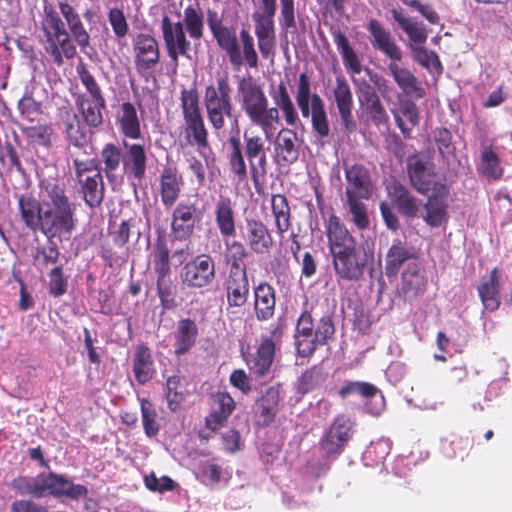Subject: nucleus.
Here are the masks:
<instances>
[{
    "label": "nucleus",
    "mask_w": 512,
    "mask_h": 512,
    "mask_svg": "<svg viewBox=\"0 0 512 512\" xmlns=\"http://www.w3.org/2000/svg\"><path fill=\"white\" fill-rule=\"evenodd\" d=\"M20 216L32 231L42 232L49 240L68 238L76 228L75 205L55 178H44L39 184V199L20 196Z\"/></svg>",
    "instance_id": "1"
},
{
    "label": "nucleus",
    "mask_w": 512,
    "mask_h": 512,
    "mask_svg": "<svg viewBox=\"0 0 512 512\" xmlns=\"http://www.w3.org/2000/svg\"><path fill=\"white\" fill-rule=\"evenodd\" d=\"M215 278V265L208 255L197 256L185 264L180 272L181 283L189 288H203Z\"/></svg>",
    "instance_id": "11"
},
{
    "label": "nucleus",
    "mask_w": 512,
    "mask_h": 512,
    "mask_svg": "<svg viewBox=\"0 0 512 512\" xmlns=\"http://www.w3.org/2000/svg\"><path fill=\"white\" fill-rule=\"evenodd\" d=\"M215 221L222 237H231L236 233L235 211L228 197H220L215 204Z\"/></svg>",
    "instance_id": "32"
},
{
    "label": "nucleus",
    "mask_w": 512,
    "mask_h": 512,
    "mask_svg": "<svg viewBox=\"0 0 512 512\" xmlns=\"http://www.w3.org/2000/svg\"><path fill=\"white\" fill-rule=\"evenodd\" d=\"M395 121L405 138L411 137V130L419 122V112L414 102L401 101L397 109L392 110Z\"/></svg>",
    "instance_id": "37"
},
{
    "label": "nucleus",
    "mask_w": 512,
    "mask_h": 512,
    "mask_svg": "<svg viewBox=\"0 0 512 512\" xmlns=\"http://www.w3.org/2000/svg\"><path fill=\"white\" fill-rule=\"evenodd\" d=\"M198 327L194 320L180 319L172 333L174 353L182 356L188 353L196 344Z\"/></svg>",
    "instance_id": "22"
},
{
    "label": "nucleus",
    "mask_w": 512,
    "mask_h": 512,
    "mask_svg": "<svg viewBox=\"0 0 512 512\" xmlns=\"http://www.w3.org/2000/svg\"><path fill=\"white\" fill-rule=\"evenodd\" d=\"M133 51L135 66L140 73L153 70L159 62V45L151 34H137L133 38Z\"/></svg>",
    "instance_id": "13"
},
{
    "label": "nucleus",
    "mask_w": 512,
    "mask_h": 512,
    "mask_svg": "<svg viewBox=\"0 0 512 512\" xmlns=\"http://www.w3.org/2000/svg\"><path fill=\"white\" fill-rule=\"evenodd\" d=\"M141 412L145 433L149 437L155 436L159 430V426L156 421L157 414L152 408L151 403L146 399L141 400Z\"/></svg>",
    "instance_id": "61"
},
{
    "label": "nucleus",
    "mask_w": 512,
    "mask_h": 512,
    "mask_svg": "<svg viewBox=\"0 0 512 512\" xmlns=\"http://www.w3.org/2000/svg\"><path fill=\"white\" fill-rule=\"evenodd\" d=\"M315 96L319 95L316 93H311V86L308 76L305 73L300 74L295 92V99L303 117H309L310 108L313 107V98Z\"/></svg>",
    "instance_id": "49"
},
{
    "label": "nucleus",
    "mask_w": 512,
    "mask_h": 512,
    "mask_svg": "<svg viewBox=\"0 0 512 512\" xmlns=\"http://www.w3.org/2000/svg\"><path fill=\"white\" fill-rule=\"evenodd\" d=\"M392 15L401 29L408 35L414 46L425 43L428 33L423 23L416 21L412 17H406L395 9L392 11Z\"/></svg>",
    "instance_id": "43"
},
{
    "label": "nucleus",
    "mask_w": 512,
    "mask_h": 512,
    "mask_svg": "<svg viewBox=\"0 0 512 512\" xmlns=\"http://www.w3.org/2000/svg\"><path fill=\"white\" fill-rule=\"evenodd\" d=\"M133 372L139 384H145L153 378L155 373L152 355L144 345L136 348L133 360Z\"/></svg>",
    "instance_id": "38"
},
{
    "label": "nucleus",
    "mask_w": 512,
    "mask_h": 512,
    "mask_svg": "<svg viewBox=\"0 0 512 512\" xmlns=\"http://www.w3.org/2000/svg\"><path fill=\"white\" fill-rule=\"evenodd\" d=\"M203 101L208 121L213 129H223L225 118H231L233 111L231 87L227 78L219 77L216 85L206 86Z\"/></svg>",
    "instance_id": "7"
},
{
    "label": "nucleus",
    "mask_w": 512,
    "mask_h": 512,
    "mask_svg": "<svg viewBox=\"0 0 512 512\" xmlns=\"http://www.w3.org/2000/svg\"><path fill=\"white\" fill-rule=\"evenodd\" d=\"M478 293L485 309L494 311L499 308V273L495 268L488 278H483Z\"/></svg>",
    "instance_id": "39"
},
{
    "label": "nucleus",
    "mask_w": 512,
    "mask_h": 512,
    "mask_svg": "<svg viewBox=\"0 0 512 512\" xmlns=\"http://www.w3.org/2000/svg\"><path fill=\"white\" fill-rule=\"evenodd\" d=\"M180 386V377L179 376H170L167 379L166 387L167 393L166 398L168 402V406L170 410L175 411L181 400H182V392L178 390Z\"/></svg>",
    "instance_id": "63"
},
{
    "label": "nucleus",
    "mask_w": 512,
    "mask_h": 512,
    "mask_svg": "<svg viewBox=\"0 0 512 512\" xmlns=\"http://www.w3.org/2000/svg\"><path fill=\"white\" fill-rule=\"evenodd\" d=\"M480 171L493 179H497L502 175L499 158L490 147L485 148L482 152Z\"/></svg>",
    "instance_id": "58"
},
{
    "label": "nucleus",
    "mask_w": 512,
    "mask_h": 512,
    "mask_svg": "<svg viewBox=\"0 0 512 512\" xmlns=\"http://www.w3.org/2000/svg\"><path fill=\"white\" fill-rule=\"evenodd\" d=\"M392 60L388 65L390 75L393 77L399 88L406 94L421 98L424 96V90L420 86L417 78L407 68L401 67L397 62Z\"/></svg>",
    "instance_id": "31"
},
{
    "label": "nucleus",
    "mask_w": 512,
    "mask_h": 512,
    "mask_svg": "<svg viewBox=\"0 0 512 512\" xmlns=\"http://www.w3.org/2000/svg\"><path fill=\"white\" fill-rule=\"evenodd\" d=\"M353 433V422L346 416L337 417L321 439V448L328 455L340 454Z\"/></svg>",
    "instance_id": "14"
},
{
    "label": "nucleus",
    "mask_w": 512,
    "mask_h": 512,
    "mask_svg": "<svg viewBox=\"0 0 512 512\" xmlns=\"http://www.w3.org/2000/svg\"><path fill=\"white\" fill-rule=\"evenodd\" d=\"M367 30L371 34V44L375 49L386 55L390 61L401 60V49L396 44L390 32L386 30L379 21L371 19L367 25Z\"/></svg>",
    "instance_id": "21"
},
{
    "label": "nucleus",
    "mask_w": 512,
    "mask_h": 512,
    "mask_svg": "<svg viewBox=\"0 0 512 512\" xmlns=\"http://www.w3.org/2000/svg\"><path fill=\"white\" fill-rule=\"evenodd\" d=\"M60 127L66 134L67 140L74 146L81 147L87 143V130L73 111L65 110L61 113Z\"/></svg>",
    "instance_id": "35"
},
{
    "label": "nucleus",
    "mask_w": 512,
    "mask_h": 512,
    "mask_svg": "<svg viewBox=\"0 0 512 512\" xmlns=\"http://www.w3.org/2000/svg\"><path fill=\"white\" fill-rule=\"evenodd\" d=\"M356 88L359 102L372 115L374 120H381L384 117L385 110L381 104L380 98L376 93L375 87L365 79L352 78Z\"/></svg>",
    "instance_id": "29"
},
{
    "label": "nucleus",
    "mask_w": 512,
    "mask_h": 512,
    "mask_svg": "<svg viewBox=\"0 0 512 512\" xmlns=\"http://www.w3.org/2000/svg\"><path fill=\"white\" fill-rule=\"evenodd\" d=\"M237 92L240 105L252 124L260 127L265 139L271 140L280 121L277 108H269L268 98L262 87L251 77L238 81Z\"/></svg>",
    "instance_id": "4"
},
{
    "label": "nucleus",
    "mask_w": 512,
    "mask_h": 512,
    "mask_svg": "<svg viewBox=\"0 0 512 512\" xmlns=\"http://www.w3.org/2000/svg\"><path fill=\"white\" fill-rule=\"evenodd\" d=\"M218 45L226 51L229 61L231 64H239L241 62L240 58V45L238 43V39L236 33L223 26L218 31H215L213 34Z\"/></svg>",
    "instance_id": "45"
},
{
    "label": "nucleus",
    "mask_w": 512,
    "mask_h": 512,
    "mask_svg": "<svg viewBox=\"0 0 512 512\" xmlns=\"http://www.w3.org/2000/svg\"><path fill=\"white\" fill-rule=\"evenodd\" d=\"M332 37L342 56L345 68L352 74H359L362 71L361 62L345 34L340 30H335L332 33Z\"/></svg>",
    "instance_id": "41"
},
{
    "label": "nucleus",
    "mask_w": 512,
    "mask_h": 512,
    "mask_svg": "<svg viewBox=\"0 0 512 512\" xmlns=\"http://www.w3.org/2000/svg\"><path fill=\"white\" fill-rule=\"evenodd\" d=\"M415 251L408 247L402 240L394 239L385 257V273L387 276H395L404 262L412 259Z\"/></svg>",
    "instance_id": "33"
},
{
    "label": "nucleus",
    "mask_w": 512,
    "mask_h": 512,
    "mask_svg": "<svg viewBox=\"0 0 512 512\" xmlns=\"http://www.w3.org/2000/svg\"><path fill=\"white\" fill-rule=\"evenodd\" d=\"M269 94L275 104L272 108H277L278 112H282L288 126H296L300 119L285 84L280 82L278 85H271Z\"/></svg>",
    "instance_id": "27"
},
{
    "label": "nucleus",
    "mask_w": 512,
    "mask_h": 512,
    "mask_svg": "<svg viewBox=\"0 0 512 512\" xmlns=\"http://www.w3.org/2000/svg\"><path fill=\"white\" fill-rule=\"evenodd\" d=\"M105 101L103 97L87 98L81 101V110L87 125L91 127L99 126L102 121L101 109L104 107Z\"/></svg>",
    "instance_id": "52"
},
{
    "label": "nucleus",
    "mask_w": 512,
    "mask_h": 512,
    "mask_svg": "<svg viewBox=\"0 0 512 512\" xmlns=\"http://www.w3.org/2000/svg\"><path fill=\"white\" fill-rule=\"evenodd\" d=\"M329 251L334 271L343 280H358L369 261L367 251L359 246L344 223L334 214L325 221Z\"/></svg>",
    "instance_id": "2"
},
{
    "label": "nucleus",
    "mask_w": 512,
    "mask_h": 512,
    "mask_svg": "<svg viewBox=\"0 0 512 512\" xmlns=\"http://www.w3.org/2000/svg\"><path fill=\"white\" fill-rule=\"evenodd\" d=\"M333 96L345 131L348 133L355 131L357 124L352 115L353 95L343 76L336 77Z\"/></svg>",
    "instance_id": "15"
},
{
    "label": "nucleus",
    "mask_w": 512,
    "mask_h": 512,
    "mask_svg": "<svg viewBox=\"0 0 512 512\" xmlns=\"http://www.w3.org/2000/svg\"><path fill=\"white\" fill-rule=\"evenodd\" d=\"M153 267L157 274V279L167 278L170 274L169 251L164 243H157L153 253Z\"/></svg>",
    "instance_id": "56"
},
{
    "label": "nucleus",
    "mask_w": 512,
    "mask_h": 512,
    "mask_svg": "<svg viewBox=\"0 0 512 512\" xmlns=\"http://www.w3.org/2000/svg\"><path fill=\"white\" fill-rule=\"evenodd\" d=\"M335 328L330 316L320 318L315 325L311 315L303 312L297 322L295 341L299 355L308 357L319 347L328 343Z\"/></svg>",
    "instance_id": "6"
},
{
    "label": "nucleus",
    "mask_w": 512,
    "mask_h": 512,
    "mask_svg": "<svg viewBox=\"0 0 512 512\" xmlns=\"http://www.w3.org/2000/svg\"><path fill=\"white\" fill-rule=\"evenodd\" d=\"M146 487L154 492L171 491L175 487L174 481L168 476L157 477L154 472L144 477Z\"/></svg>",
    "instance_id": "62"
},
{
    "label": "nucleus",
    "mask_w": 512,
    "mask_h": 512,
    "mask_svg": "<svg viewBox=\"0 0 512 512\" xmlns=\"http://www.w3.org/2000/svg\"><path fill=\"white\" fill-rule=\"evenodd\" d=\"M244 238L256 254L267 253L273 244L269 230L258 220H247Z\"/></svg>",
    "instance_id": "28"
},
{
    "label": "nucleus",
    "mask_w": 512,
    "mask_h": 512,
    "mask_svg": "<svg viewBox=\"0 0 512 512\" xmlns=\"http://www.w3.org/2000/svg\"><path fill=\"white\" fill-rule=\"evenodd\" d=\"M311 123L313 131L320 138H326L330 134L328 116L325 111L324 101L320 96L313 98V107L310 108Z\"/></svg>",
    "instance_id": "47"
},
{
    "label": "nucleus",
    "mask_w": 512,
    "mask_h": 512,
    "mask_svg": "<svg viewBox=\"0 0 512 512\" xmlns=\"http://www.w3.org/2000/svg\"><path fill=\"white\" fill-rule=\"evenodd\" d=\"M378 389L367 382H349L346 385H344L340 391L339 395L342 398H345L350 395H361L363 397H373L377 394Z\"/></svg>",
    "instance_id": "60"
},
{
    "label": "nucleus",
    "mask_w": 512,
    "mask_h": 512,
    "mask_svg": "<svg viewBox=\"0 0 512 512\" xmlns=\"http://www.w3.org/2000/svg\"><path fill=\"white\" fill-rule=\"evenodd\" d=\"M275 344L269 338L262 339L254 356L247 360L250 371L257 376H267L273 363Z\"/></svg>",
    "instance_id": "30"
},
{
    "label": "nucleus",
    "mask_w": 512,
    "mask_h": 512,
    "mask_svg": "<svg viewBox=\"0 0 512 512\" xmlns=\"http://www.w3.org/2000/svg\"><path fill=\"white\" fill-rule=\"evenodd\" d=\"M181 107L187 133L193 137L198 147H206L208 133L199 105V96L195 89L181 91Z\"/></svg>",
    "instance_id": "10"
},
{
    "label": "nucleus",
    "mask_w": 512,
    "mask_h": 512,
    "mask_svg": "<svg viewBox=\"0 0 512 512\" xmlns=\"http://www.w3.org/2000/svg\"><path fill=\"white\" fill-rule=\"evenodd\" d=\"M387 192L401 214L409 218H414L418 215L421 201L414 197L404 185L393 181L387 186Z\"/></svg>",
    "instance_id": "26"
},
{
    "label": "nucleus",
    "mask_w": 512,
    "mask_h": 512,
    "mask_svg": "<svg viewBox=\"0 0 512 512\" xmlns=\"http://www.w3.org/2000/svg\"><path fill=\"white\" fill-rule=\"evenodd\" d=\"M245 155L249 162L251 175L254 181L264 177L267 173V155L264 139L259 135L244 134Z\"/></svg>",
    "instance_id": "16"
},
{
    "label": "nucleus",
    "mask_w": 512,
    "mask_h": 512,
    "mask_svg": "<svg viewBox=\"0 0 512 512\" xmlns=\"http://www.w3.org/2000/svg\"><path fill=\"white\" fill-rule=\"evenodd\" d=\"M233 151L230 157V166L233 173H235L240 180H243L247 175L246 164L244 157L239 147L237 140L232 141Z\"/></svg>",
    "instance_id": "64"
},
{
    "label": "nucleus",
    "mask_w": 512,
    "mask_h": 512,
    "mask_svg": "<svg viewBox=\"0 0 512 512\" xmlns=\"http://www.w3.org/2000/svg\"><path fill=\"white\" fill-rule=\"evenodd\" d=\"M275 224L279 233H284L290 228V207L285 196L273 195L271 199Z\"/></svg>",
    "instance_id": "50"
},
{
    "label": "nucleus",
    "mask_w": 512,
    "mask_h": 512,
    "mask_svg": "<svg viewBox=\"0 0 512 512\" xmlns=\"http://www.w3.org/2000/svg\"><path fill=\"white\" fill-rule=\"evenodd\" d=\"M181 22L191 39L200 40L203 37L204 15L200 7L193 5L186 7Z\"/></svg>",
    "instance_id": "46"
},
{
    "label": "nucleus",
    "mask_w": 512,
    "mask_h": 512,
    "mask_svg": "<svg viewBox=\"0 0 512 512\" xmlns=\"http://www.w3.org/2000/svg\"><path fill=\"white\" fill-rule=\"evenodd\" d=\"M280 401L279 387H269L261 399L258 401V409L260 416L263 418L265 424L271 422L277 412L278 404Z\"/></svg>",
    "instance_id": "48"
},
{
    "label": "nucleus",
    "mask_w": 512,
    "mask_h": 512,
    "mask_svg": "<svg viewBox=\"0 0 512 512\" xmlns=\"http://www.w3.org/2000/svg\"><path fill=\"white\" fill-rule=\"evenodd\" d=\"M240 58L239 64H232L235 67H240L246 63L251 68H256L258 65V56L254 47V41L250 33L243 29L240 32Z\"/></svg>",
    "instance_id": "53"
},
{
    "label": "nucleus",
    "mask_w": 512,
    "mask_h": 512,
    "mask_svg": "<svg viewBox=\"0 0 512 512\" xmlns=\"http://www.w3.org/2000/svg\"><path fill=\"white\" fill-rule=\"evenodd\" d=\"M297 134L291 129H281L274 141L275 152L280 161L293 163L298 159Z\"/></svg>",
    "instance_id": "36"
},
{
    "label": "nucleus",
    "mask_w": 512,
    "mask_h": 512,
    "mask_svg": "<svg viewBox=\"0 0 512 512\" xmlns=\"http://www.w3.org/2000/svg\"><path fill=\"white\" fill-rule=\"evenodd\" d=\"M58 7L68 26V32L73 42L79 46L82 52L86 53L87 48L90 47V35L86 30L79 13L66 0L59 1Z\"/></svg>",
    "instance_id": "19"
},
{
    "label": "nucleus",
    "mask_w": 512,
    "mask_h": 512,
    "mask_svg": "<svg viewBox=\"0 0 512 512\" xmlns=\"http://www.w3.org/2000/svg\"><path fill=\"white\" fill-rule=\"evenodd\" d=\"M249 295V282L245 267L232 265L226 280V296L229 307H242Z\"/></svg>",
    "instance_id": "17"
},
{
    "label": "nucleus",
    "mask_w": 512,
    "mask_h": 512,
    "mask_svg": "<svg viewBox=\"0 0 512 512\" xmlns=\"http://www.w3.org/2000/svg\"><path fill=\"white\" fill-rule=\"evenodd\" d=\"M157 292L164 309L172 310L177 307L175 286L170 277L157 279Z\"/></svg>",
    "instance_id": "57"
},
{
    "label": "nucleus",
    "mask_w": 512,
    "mask_h": 512,
    "mask_svg": "<svg viewBox=\"0 0 512 512\" xmlns=\"http://www.w3.org/2000/svg\"><path fill=\"white\" fill-rule=\"evenodd\" d=\"M363 198H349L346 203L351 214V220L359 230H365L369 226V217Z\"/></svg>",
    "instance_id": "55"
},
{
    "label": "nucleus",
    "mask_w": 512,
    "mask_h": 512,
    "mask_svg": "<svg viewBox=\"0 0 512 512\" xmlns=\"http://www.w3.org/2000/svg\"><path fill=\"white\" fill-rule=\"evenodd\" d=\"M12 486L21 494H30L41 498L47 495L65 496L76 500L86 496L88 490L81 484H74L62 475L50 472L41 473L35 477H17Z\"/></svg>",
    "instance_id": "5"
},
{
    "label": "nucleus",
    "mask_w": 512,
    "mask_h": 512,
    "mask_svg": "<svg viewBox=\"0 0 512 512\" xmlns=\"http://www.w3.org/2000/svg\"><path fill=\"white\" fill-rule=\"evenodd\" d=\"M346 177V199L364 198L369 199L371 196L372 185L368 170L359 164L347 166L345 168Z\"/></svg>",
    "instance_id": "18"
},
{
    "label": "nucleus",
    "mask_w": 512,
    "mask_h": 512,
    "mask_svg": "<svg viewBox=\"0 0 512 512\" xmlns=\"http://www.w3.org/2000/svg\"><path fill=\"white\" fill-rule=\"evenodd\" d=\"M38 40L48 60L58 67L64 59H73L77 54L76 46L64 26V22L52 5H45L43 16L38 25Z\"/></svg>",
    "instance_id": "3"
},
{
    "label": "nucleus",
    "mask_w": 512,
    "mask_h": 512,
    "mask_svg": "<svg viewBox=\"0 0 512 512\" xmlns=\"http://www.w3.org/2000/svg\"><path fill=\"white\" fill-rule=\"evenodd\" d=\"M407 173L412 186L422 194L429 191L446 195L447 187L438 181L433 161L426 155L417 154L408 157Z\"/></svg>",
    "instance_id": "8"
},
{
    "label": "nucleus",
    "mask_w": 512,
    "mask_h": 512,
    "mask_svg": "<svg viewBox=\"0 0 512 512\" xmlns=\"http://www.w3.org/2000/svg\"><path fill=\"white\" fill-rule=\"evenodd\" d=\"M255 311L258 319L267 320L274 314V289L267 283L259 284L254 290Z\"/></svg>",
    "instance_id": "40"
},
{
    "label": "nucleus",
    "mask_w": 512,
    "mask_h": 512,
    "mask_svg": "<svg viewBox=\"0 0 512 512\" xmlns=\"http://www.w3.org/2000/svg\"><path fill=\"white\" fill-rule=\"evenodd\" d=\"M161 30L168 56L177 66L179 56H188L191 49L183 23L172 22L168 16H164L161 21Z\"/></svg>",
    "instance_id": "12"
},
{
    "label": "nucleus",
    "mask_w": 512,
    "mask_h": 512,
    "mask_svg": "<svg viewBox=\"0 0 512 512\" xmlns=\"http://www.w3.org/2000/svg\"><path fill=\"white\" fill-rule=\"evenodd\" d=\"M79 182L82 185L86 204L90 207L100 205L104 196V184L100 171H94L92 175H87Z\"/></svg>",
    "instance_id": "42"
},
{
    "label": "nucleus",
    "mask_w": 512,
    "mask_h": 512,
    "mask_svg": "<svg viewBox=\"0 0 512 512\" xmlns=\"http://www.w3.org/2000/svg\"><path fill=\"white\" fill-rule=\"evenodd\" d=\"M117 123L120 132L129 139L136 140L141 137L140 120L135 106L125 102L120 106L117 115Z\"/></svg>",
    "instance_id": "34"
},
{
    "label": "nucleus",
    "mask_w": 512,
    "mask_h": 512,
    "mask_svg": "<svg viewBox=\"0 0 512 512\" xmlns=\"http://www.w3.org/2000/svg\"><path fill=\"white\" fill-rule=\"evenodd\" d=\"M444 195L433 193L425 204V221L434 227L440 226L446 217V204L443 200Z\"/></svg>",
    "instance_id": "51"
},
{
    "label": "nucleus",
    "mask_w": 512,
    "mask_h": 512,
    "mask_svg": "<svg viewBox=\"0 0 512 512\" xmlns=\"http://www.w3.org/2000/svg\"><path fill=\"white\" fill-rule=\"evenodd\" d=\"M276 10L277 0H259L257 9L252 13L258 48L264 58H267L274 50Z\"/></svg>",
    "instance_id": "9"
},
{
    "label": "nucleus",
    "mask_w": 512,
    "mask_h": 512,
    "mask_svg": "<svg viewBox=\"0 0 512 512\" xmlns=\"http://www.w3.org/2000/svg\"><path fill=\"white\" fill-rule=\"evenodd\" d=\"M196 221V204L182 201L173 210L172 230L178 238H187L192 234Z\"/></svg>",
    "instance_id": "23"
},
{
    "label": "nucleus",
    "mask_w": 512,
    "mask_h": 512,
    "mask_svg": "<svg viewBox=\"0 0 512 512\" xmlns=\"http://www.w3.org/2000/svg\"><path fill=\"white\" fill-rule=\"evenodd\" d=\"M101 159L104 163V169L108 179L115 176L116 170L120 167L121 162L123 163V155L121 150L113 145L107 144L104 146L101 152Z\"/></svg>",
    "instance_id": "54"
},
{
    "label": "nucleus",
    "mask_w": 512,
    "mask_h": 512,
    "mask_svg": "<svg viewBox=\"0 0 512 512\" xmlns=\"http://www.w3.org/2000/svg\"><path fill=\"white\" fill-rule=\"evenodd\" d=\"M123 169L128 177L141 180L146 172L147 157L145 149L140 144L123 142Z\"/></svg>",
    "instance_id": "24"
},
{
    "label": "nucleus",
    "mask_w": 512,
    "mask_h": 512,
    "mask_svg": "<svg viewBox=\"0 0 512 512\" xmlns=\"http://www.w3.org/2000/svg\"><path fill=\"white\" fill-rule=\"evenodd\" d=\"M217 408L206 418V425L211 430H217L229 417L235 407L233 398L227 393L216 396Z\"/></svg>",
    "instance_id": "44"
},
{
    "label": "nucleus",
    "mask_w": 512,
    "mask_h": 512,
    "mask_svg": "<svg viewBox=\"0 0 512 512\" xmlns=\"http://www.w3.org/2000/svg\"><path fill=\"white\" fill-rule=\"evenodd\" d=\"M159 186L163 205L171 207L180 195L183 186L182 176L175 167H165L160 174Z\"/></svg>",
    "instance_id": "25"
},
{
    "label": "nucleus",
    "mask_w": 512,
    "mask_h": 512,
    "mask_svg": "<svg viewBox=\"0 0 512 512\" xmlns=\"http://www.w3.org/2000/svg\"><path fill=\"white\" fill-rule=\"evenodd\" d=\"M21 131L31 143L48 146L51 142L52 130L47 125L24 126Z\"/></svg>",
    "instance_id": "59"
},
{
    "label": "nucleus",
    "mask_w": 512,
    "mask_h": 512,
    "mask_svg": "<svg viewBox=\"0 0 512 512\" xmlns=\"http://www.w3.org/2000/svg\"><path fill=\"white\" fill-rule=\"evenodd\" d=\"M58 7L68 26V32L73 42L79 46L82 52L86 53L87 48L90 47V35L86 30L79 13L66 0L59 1Z\"/></svg>",
    "instance_id": "20"
}]
</instances>
